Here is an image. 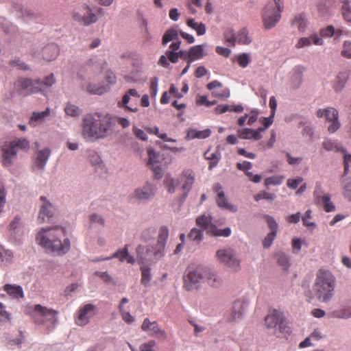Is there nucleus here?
I'll list each match as a JSON object with an SVG mask.
<instances>
[{"label": "nucleus", "instance_id": "nucleus-19", "mask_svg": "<svg viewBox=\"0 0 351 351\" xmlns=\"http://www.w3.org/2000/svg\"><path fill=\"white\" fill-rule=\"evenodd\" d=\"M147 154L149 156V165H151V168L155 174L156 178L159 179L162 176V169L160 166L158 165V158L159 156L152 148L147 149Z\"/></svg>", "mask_w": 351, "mask_h": 351}, {"label": "nucleus", "instance_id": "nucleus-21", "mask_svg": "<svg viewBox=\"0 0 351 351\" xmlns=\"http://www.w3.org/2000/svg\"><path fill=\"white\" fill-rule=\"evenodd\" d=\"M113 258H117L121 262L126 261L128 263L134 264L135 259L128 253V245H125L123 249L117 250L112 256L99 259V261L109 260Z\"/></svg>", "mask_w": 351, "mask_h": 351}, {"label": "nucleus", "instance_id": "nucleus-37", "mask_svg": "<svg viewBox=\"0 0 351 351\" xmlns=\"http://www.w3.org/2000/svg\"><path fill=\"white\" fill-rule=\"evenodd\" d=\"M187 25L191 28L195 29L198 36L204 35L206 32V26L204 24L195 22L193 19L187 21Z\"/></svg>", "mask_w": 351, "mask_h": 351}, {"label": "nucleus", "instance_id": "nucleus-2", "mask_svg": "<svg viewBox=\"0 0 351 351\" xmlns=\"http://www.w3.org/2000/svg\"><path fill=\"white\" fill-rule=\"evenodd\" d=\"M36 241L47 252L55 255L65 254L70 250V241L62 227L42 228L36 234Z\"/></svg>", "mask_w": 351, "mask_h": 351}, {"label": "nucleus", "instance_id": "nucleus-16", "mask_svg": "<svg viewBox=\"0 0 351 351\" xmlns=\"http://www.w3.org/2000/svg\"><path fill=\"white\" fill-rule=\"evenodd\" d=\"M165 247H162L160 254H158V242L154 245H147L146 247V254H143L144 247L138 245L136 248V252L138 256L144 260H152L153 258L155 260L161 258L165 255Z\"/></svg>", "mask_w": 351, "mask_h": 351}, {"label": "nucleus", "instance_id": "nucleus-22", "mask_svg": "<svg viewBox=\"0 0 351 351\" xmlns=\"http://www.w3.org/2000/svg\"><path fill=\"white\" fill-rule=\"evenodd\" d=\"M248 305V302L245 300H237L233 303L230 320L234 321L240 318Z\"/></svg>", "mask_w": 351, "mask_h": 351}, {"label": "nucleus", "instance_id": "nucleus-14", "mask_svg": "<svg viewBox=\"0 0 351 351\" xmlns=\"http://www.w3.org/2000/svg\"><path fill=\"white\" fill-rule=\"evenodd\" d=\"M141 329L150 336L161 338L163 339H167V336L165 330L159 327L157 322H152L149 318H145L143 320L141 325Z\"/></svg>", "mask_w": 351, "mask_h": 351}, {"label": "nucleus", "instance_id": "nucleus-29", "mask_svg": "<svg viewBox=\"0 0 351 351\" xmlns=\"http://www.w3.org/2000/svg\"><path fill=\"white\" fill-rule=\"evenodd\" d=\"M50 151L48 149L39 151L34 161V166L38 169H43L49 158Z\"/></svg>", "mask_w": 351, "mask_h": 351}, {"label": "nucleus", "instance_id": "nucleus-49", "mask_svg": "<svg viewBox=\"0 0 351 351\" xmlns=\"http://www.w3.org/2000/svg\"><path fill=\"white\" fill-rule=\"evenodd\" d=\"M347 80V76L346 73H339L337 77V80L334 83V88L336 91H340L343 86Z\"/></svg>", "mask_w": 351, "mask_h": 351}, {"label": "nucleus", "instance_id": "nucleus-61", "mask_svg": "<svg viewBox=\"0 0 351 351\" xmlns=\"http://www.w3.org/2000/svg\"><path fill=\"white\" fill-rule=\"evenodd\" d=\"M196 104L199 106H211L215 104V101H210L207 99V97L204 95H198L196 97Z\"/></svg>", "mask_w": 351, "mask_h": 351}, {"label": "nucleus", "instance_id": "nucleus-64", "mask_svg": "<svg viewBox=\"0 0 351 351\" xmlns=\"http://www.w3.org/2000/svg\"><path fill=\"white\" fill-rule=\"evenodd\" d=\"M335 33V29L332 25H328L319 31V34L322 37H332Z\"/></svg>", "mask_w": 351, "mask_h": 351}, {"label": "nucleus", "instance_id": "nucleus-52", "mask_svg": "<svg viewBox=\"0 0 351 351\" xmlns=\"http://www.w3.org/2000/svg\"><path fill=\"white\" fill-rule=\"evenodd\" d=\"M164 183L168 192L173 193L175 192L176 187L178 185L179 182L178 180L167 178L165 180Z\"/></svg>", "mask_w": 351, "mask_h": 351}, {"label": "nucleus", "instance_id": "nucleus-24", "mask_svg": "<svg viewBox=\"0 0 351 351\" xmlns=\"http://www.w3.org/2000/svg\"><path fill=\"white\" fill-rule=\"evenodd\" d=\"M308 20L306 14L304 12L298 13L294 15L293 19L291 21V25L292 27H296L300 32L305 31L307 26Z\"/></svg>", "mask_w": 351, "mask_h": 351}, {"label": "nucleus", "instance_id": "nucleus-35", "mask_svg": "<svg viewBox=\"0 0 351 351\" xmlns=\"http://www.w3.org/2000/svg\"><path fill=\"white\" fill-rule=\"evenodd\" d=\"M204 56V48L201 45H195L192 47L189 51L188 53V58L190 62H192L195 60H198L202 58Z\"/></svg>", "mask_w": 351, "mask_h": 351}, {"label": "nucleus", "instance_id": "nucleus-53", "mask_svg": "<svg viewBox=\"0 0 351 351\" xmlns=\"http://www.w3.org/2000/svg\"><path fill=\"white\" fill-rule=\"evenodd\" d=\"M202 230L197 229V228H193L188 237L189 238L192 240L197 241V243H199L202 240L203 237V233Z\"/></svg>", "mask_w": 351, "mask_h": 351}, {"label": "nucleus", "instance_id": "nucleus-51", "mask_svg": "<svg viewBox=\"0 0 351 351\" xmlns=\"http://www.w3.org/2000/svg\"><path fill=\"white\" fill-rule=\"evenodd\" d=\"M213 95L219 99H226L230 97V91L228 88H221L214 90L212 92Z\"/></svg>", "mask_w": 351, "mask_h": 351}, {"label": "nucleus", "instance_id": "nucleus-13", "mask_svg": "<svg viewBox=\"0 0 351 351\" xmlns=\"http://www.w3.org/2000/svg\"><path fill=\"white\" fill-rule=\"evenodd\" d=\"M316 114L318 117H325L326 119L331 123L328 128L330 133H334L339 128L340 123L338 120V112L336 109L333 108H328L324 110L319 109Z\"/></svg>", "mask_w": 351, "mask_h": 351}, {"label": "nucleus", "instance_id": "nucleus-62", "mask_svg": "<svg viewBox=\"0 0 351 351\" xmlns=\"http://www.w3.org/2000/svg\"><path fill=\"white\" fill-rule=\"evenodd\" d=\"M84 66L87 70H90L95 73H100L103 69V68L98 64L93 63L92 60H88Z\"/></svg>", "mask_w": 351, "mask_h": 351}, {"label": "nucleus", "instance_id": "nucleus-28", "mask_svg": "<svg viewBox=\"0 0 351 351\" xmlns=\"http://www.w3.org/2000/svg\"><path fill=\"white\" fill-rule=\"evenodd\" d=\"M3 290L12 298H23V291L21 286L6 284L3 286Z\"/></svg>", "mask_w": 351, "mask_h": 351}, {"label": "nucleus", "instance_id": "nucleus-10", "mask_svg": "<svg viewBox=\"0 0 351 351\" xmlns=\"http://www.w3.org/2000/svg\"><path fill=\"white\" fill-rule=\"evenodd\" d=\"M58 311L37 304L34 306L32 311V317L38 324H44L45 322H51L55 324L57 322Z\"/></svg>", "mask_w": 351, "mask_h": 351}, {"label": "nucleus", "instance_id": "nucleus-44", "mask_svg": "<svg viewBox=\"0 0 351 351\" xmlns=\"http://www.w3.org/2000/svg\"><path fill=\"white\" fill-rule=\"evenodd\" d=\"M178 32L174 29H167L162 36V43L166 45L167 43L178 39Z\"/></svg>", "mask_w": 351, "mask_h": 351}, {"label": "nucleus", "instance_id": "nucleus-47", "mask_svg": "<svg viewBox=\"0 0 351 351\" xmlns=\"http://www.w3.org/2000/svg\"><path fill=\"white\" fill-rule=\"evenodd\" d=\"M107 88L104 86H97L93 84H88L86 90L88 93L95 95H101L107 91Z\"/></svg>", "mask_w": 351, "mask_h": 351}, {"label": "nucleus", "instance_id": "nucleus-63", "mask_svg": "<svg viewBox=\"0 0 351 351\" xmlns=\"http://www.w3.org/2000/svg\"><path fill=\"white\" fill-rule=\"evenodd\" d=\"M237 62L240 66L245 68L250 62V56L247 53H241L238 56Z\"/></svg>", "mask_w": 351, "mask_h": 351}, {"label": "nucleus", "instance_id": "nucleus-34", "mask_svg": "<svg viewBox=\"0 0 351 351\" xmlns=\"http://www.w3.org/2000/svg\"><path fill=\"white\" fill-rule=\"evenodd\" d=\"M204 279L213 287H218L221 285V278L215 273L212 271H204Z\"/></svg>", "mask_w": 351, "mask_h": 351}, {"label": "nucleus", "instance_id": "nucleus-55", "mask_svg": "<svg viewBox=\"0 0 351 351\" xmlns=\"http://www.w3.org/2000/svg\"><path fill=\"white\" fill-rule=\"evenodd\" d=\"M323 193L322 186L321 182H316L315 190L313 192L314 201L316 204H320L322 194Z\"/></svg>", "mask_w": 351, "mask_h": 351}, {"label": "nucleus", "instance_id": "nucleus-25", "mask_svg": "<svg viewBox=\"0 0 351 351\" xmlns=\"http://www.w3.org/2000/svg\"><path fill=\"white\" fill-rule=\"evenodd\" d=\"M169 62L174 64L178 62L176 51L167 50L165 53L160 57L158 64L164 68H169L170 66Z\"/></svg>", "mask_w": 351, "mask_h": 351}, {"label": "nucleus", "instance_id": "nucleus-3", "mask_svg": "<svg viewBox=\"0 0 351 351\" xmlns=\"http://www.w3.org/2000/svg\"><path fill=\"white\" fill-rule=\"evenodd\" d=\"M335 278L328 270L321 269L317 274L312 291L306 293L309 302L314 298L322 302L330 301L334 295Z\"/></svg>", "mask_w": 351, "mask_h": 351}, {"label": "nucleus", "instance_id": "nucleus-8", "mask_svg": "<svg viewBox=\"0 0 351 351\" xmlns=\"http://www.w3.org/2000/svg\"><path fill=\"white\" fill-rule=\"evenodd\" d=\"M217 261L228 267L233 271H238L240 269V260L238 259L233 250L230 248L219 250L216 252Z\"/></svg>", "mask_w": 351, "mask_h": 351}, {"label": "nucleus", "instance_id": "nucleus-23", "mask_svg": "<svg viewBox=\"0 0 351 351\" xmlns=\"http://www.w3.org/2000/svg\"><path fill=\"white\" fill-rule=\"evenodd\" d=\"M60 49L57 45L49 44L42 49V56L47 61L55 60L59 55Z\"/></svg>", "mask_w": 351, "mask_h": 351}, {"label": "nucleus", "instance_id": "nucleus-20", "mask_svg": "<svg viewBox=\"0 0 351 351\" xmlns=\"http://www.w3.org/2000/svg\"><path fill=\"white\" fill-rule=\"evenodd\" d=\"M40 200L43 202V204L41 206L38 217V221L40 223L49 220L53 215L52 205L46 200L44 196L40 197Z\"/></svg>", "mask_w": 351, "mask_h": 351}, {"label": "nucleus", "instance_id": "nucleus-7", "mask_svg": "<svg viewBox=\"0 0 351 351\" xmlns=\"http://www.w3.org/2000/svg\"><path fill=\"white\" fill-rule=\"evenodd\" d=\"M196 223L202 230H206L215 237H228L231 234L230 228L223 230L218 229L213 223V218L210 215H202L196 219Z\"/></svg>", "mask_w": 351, "mask_h": 351}, {"label": "nucleus", "instance_id": "nucleus-32", "mask_svg": "<svg viewBox=\"0 0 351 351\" xmlns=\"http://www.w3.org/2000/svg\"><path fill=\"white\" fill-rule=\"evenodd\" d=\"M204 156L206 160L210 161L208 165V169L210 170H211L218 165L221 158V153L219 151H216L213 153H211L210 152L209 150H207L204 153Z\"/></svg>", "mask_w": 351, "mask_h": 351}, {"label": "nucleus", "instance_id": "nucleus-1", "mask_svg": "<svg viewBox=\"0 0 351 351\" xmlns=\"http://www.w3.org/2000/svg\"><path fill=\"white\" fill-rule=\"evenodd\" d=\"M114 125V118L108 114H87L82 119V136L90 142L104 138L112 132Z\"/></svg>", "mask_w": 351, "mask_h": 351}, {"label": "nucleus", "instance_id": "nucleus-48", "mask_svg": "<svg viewBox=\"0 0 351 351\" xmlns=\"http://www.w3.org/2000/svg\"><path fill=\"white\" fill-rule=\"evenodd\" d=\"M276 198V195L274 193H268L265 191H260L258 193L254 196V199L256 202H259L261 199L273 201Z\"/></svg>", "mask_w": 351, "mask_h": 351}, {"label": "nucleus", "instance_id": "nucleus-33", "mask_svg": "<svg viewBox=\"0 0 351 351\" xmlns=\"http://www.w3.org/2000/svg\"><path fill=\"white\" fill-rule=\"evenodd\" d=\"M331 317L339 319H348L351 317V307L343 306L340 308L334 310L330 313Z\"/></svg>", "mask_w": 351, "mask_h": 351}, {"label": "nucleus", "instance_id": "nucleus-12", "mask_svg": "<svg viewBox=\"0 0 351 351\" xmlns=\"http://www.w3.org/2000/svg\"><path fill=\"white\" fill-rule=\"evenodd\" d=\"M97 306L92 304H86L77 310L75 316L77 325L83 326L86 325L91 317L97 313Z\"/></svg>", "mask_w": 351, "mask_h": 351}, {"label": "nucleus", "instance_id": "nucleus-27", "mask_svg": "<svg viewBox=\"0 0 351 351\" xmlns=\"http://www.w3.org/2000/svg\"><path fill=\"white\" fill-rule=\"evenodd\" d=\"M216 203L217 205L221 208L228 210L233 213L237 211V206L228 202V199L225 196L224 192H220V193L217 194Z\"/></svg>", "mask_w": 351, "mask_h": 351}, {"label": "nucleus", "instance_id": "nucleus-6", "mask_svg": "<svg viewBox=\"0 0 351 351\" xmlns=\"http://www.w3.org/2000/svg\"><path fill=\"white\" fill-rule=\"evenodd\" d=\"M204 271L200 267L189 266L183 277L185 289H197L199 284L204 280Z\"/></svg>", "mask_w": 351, "mask_h": 351}, {"label": "nucleus", "instance_id": "nucleus-18", "mask_svg": "<svg viewBox=\"0 0 351 351\" xmlns=\"http://www.w3.org/2000/svg\"><path fill=\"white\" fill-rule=\"evenodd\" d=\"M155 194V187L153 184L146 183L142 187L135 190L134 197L138 200H147L154 197Z\"/></svg>", "mask_w": 351, "mask_h": 351}, {"label": "nucleus", "instance_id": "nucleus-60", "mask_svg": "<svg viewBox=\"0 0 351 351\" xmlns=\"http://www.w3.org/2000/svg\"><path fill=\"white\" fill-rule=\"evenodd\" d=\"M341 14L347 22H351V8L349 4L342 5Z\"/></svg>", "mask_w": 351, "mask_h": 351}, {"label": "nucleus", "instance_id": "nucleus-17", "mask_svg": "<svg viewBox=\"0 0 351 351\" xmlns=\"http://www.w3.org/2000/svg\"><path fill=\"white\" fill-rule=\"evenodd\" d=\"M195 181V174L191 169H185L181 173L178 182L182 184V190L185 196L191 191Z\"/></svg>", "mask_w": 351, "mask_h": 351}, {"label": "nucleus", "instance_id": "nucleus-40", "mask_svg": "<svg viewBox=\"0 0 351 351\" xmlns=\"http://www.w3.org/2000/svg\"><path fill=\"white\" fill-rule=\"evenodd\" d=\"M141 282L144 287H147L149 285V282L152 280L151 269L147 267H142L141 268Z\"/></svg>", "mask_w": 351, "mask_h": 351}, {"label": "nucleus", "instance_id": "nucleus-54", "mask_svg": "<svg viewBox=\"0 0 351 351\" xmlns=\"http://www.w3.org/2000/svg\"><path fill=\"white\" fill-rule=\"evenodd\" d=\"M343 197L348 199L349 202H351V179L348 178L343 181Z\"/></svg>", "mask_w": 351, "mask_h": 351}, {"label": "nucleus", "instance_id": "nucleus-4", "mask_svg": "<svg viewBox=\"0 0 351 351\" xmlns=\"http://www.w3.org/2000/svg\"><path fill=\"white\" fill-rule=\"evenodd\" d=\"M283 5L281 0H274V3H268L262 12L263 26L266 29L275 27L281 18Z\"/></svg>", "mask_w": 351, "mask_h": 351}, {"label": "nucleus", "instance_id": "nucleus-56", "mask_svg": "<svg viewBox=\"0 0 351 351\" xmlns=\"http://www.w3.org/2000/svg\"><path fill=\"white\" fill-rule=\"evenodd\" d=\"M341 55L344 58L351 59V40L344 41Z\"/></svg>", "mask_w": 351, "mask_h": 351}, {"label": "nucleus", "instance_id": "nucleus-36", "mask_svg": "<svg viewBox=\"0 0 351 351\" xmlns=\"http://www.w3.org/2000/svg\"><path fill=\"white\" fill-rule=\"evenodd\" d=\"M275 258L279 266L282 267V269L287 270L290 267V260L289 256L281 252H277L275 254Z\"/></svg>", "mask_w": 351, "mask_h": 351}, {"label": "nucleus", "instance_id": "nucleus-41", "mask_svg": "<svg viewBox=\"0 0 351 351\" xmlns=\"http://www.w3.org/2000/svg\"><path fill=\"white\" fill-rule=\"evenodd\" d=\"M56 83V79L53 73H51L46 76L43 81L40 80V84H37L40 87V91H44L45 89L51 87Z\"/></svg>", "mask_w": 351, "mask_h": 351}, {"label": "nucleus", "instance_id": "nucleus-11", "mask_svg": "<svg viewBox=\"0 0 351 351\" xmlns=\"http://www.w3.org/2000/svg\"><path fill=\"white\" fill-rule=\"evenodd\" d=\"M40 84V80H32L29 78H20L15 82V87L19 94L29 95L40 92V87L37 84Z\"/></svg>", "mask_w": 351, "mask_h": 351}, {"label": "nucleus", "instance_id": "nucleus-9", "mask_svg": "<svg viewBox=\"0 0 351 351\" xmlns=\"http://www.w3.org/2000/svg\"><path fill=\"white\" fill-rule=\"evenodd\" d=\"M265 326L267 328H274L278 326L281 333H288L289 328L287 326L283 313L276 309H272L265 318Z\"/></svg>", "mask_w": 351, "mask_h": 351}, {"label": "nucleus", "instance_id": "nucleus-15", "mask_svg": "<svg viewBox=\"0 0 351 351\" xmlns=\"http://www.w3.org/2000/svg\"><path fill=\"white\" fill-rule=\"evenodd\" d=\"M82 12H83L82 14L78 12L73 14V17L75 21L82 23L86 26L97 22V17L88 5H83L82 6Z\"/></svg>", "mask_w": 351, "mask_h": 351}, {"label": "nucleus", "instance_id": "nucleus-38", "mask_svg": "<svg viewBox=\"0 0 351 351\" xmlns=\"http://www.w3.org/2000/svg\"><path fill=\"white\" fill-rule=\"evenodd\" d=\"M50 110L49 108H47L45 111H43L41 112H34L32 113V115L31 117L29 124L32 126H36V122L37 121H42L43 119L49 114Z\"/></svg>", "mask_w": 351, "mask_h": 351}, {"label": "nucleus", "instance_id": "nucleus-30", "mask_svg": "<svg viewBox=\"0 0 351 351\" xmlns=\"http://www.w3.org/2000/svg\"><path fill=\"white\" fill-rule=\"evenodd\" d=\"M238 136L242 139L253 138L254 140H259L262 138V135L259 134L258 131H254V130L250 128H244L238 130Z\"/></svg>", "mask_w": 351, "mask_h": 351}, {"label": "nucleus", "instance_id": "nucleus-5", "mask_svg": "<svg viewBox=\"0 0 351 351\" xmlns=\"http://www.w3.org/2000/svg\"><path fill=\"white\" fill-rule=\"evenodd\" d=\"M29 141L25 138H19L12 142L5 143L1 147L2 162L3 166H11L12 160L15 158L18 149L27 150L29 149Z\"/></svg>", "mask_w": 351, "mask_h": 351}, {"label": "nucleus", "instance_id": "nucleus-39", "mask_svg": "<svg viewBox=\"0 0 351 351\" xmlns=\"http://www.w3.org/2000/svg\"><path fill=\"white\" fill-rule=\"evenodd\" d=\"M251 41L247 30L245 28L241 29L236 37V42L240 45H249Z\"/></svg>", "mask_w": 351, "mask_h": 351}, {"label": "nucleus", "instance_id": "nucleus-42", "mask_svg": "<svg viewBox=\"0 0 351 351\" xmlns=\"http://www.w3.org/2000/svg\"><path fill=\"white\" fill-rule=\"evenodd\" d=\"M320 203L324 206V210L327 212H332L335 210V206L333 203L330 201V195L328 193L322 195L320 199Z\"/></svg>", "mask_w": 351, "mask_h": 351}, {"label": "nucleus", "instance_id": "nucleus-26", "mask_svg": "<svg viewBox=\"0 0 351 351\" xmlns=\"http://www.w3.org/2000/svg\"><path fill=\"white\" fill-rule=\"evenodd\" d=\"M130 97H134L136 98L139 97V95L136 89L131 88L123 96L121 102L119 103V106H123L128 110L133 112H136L138 111V108L136 106L132 107L128 106Z\"/></svg>", "mask_w": 351, "mask_h": 351}, {"label": "nucleus", "instance_id": "nucleus-50", "mask_svg": "<svg viewBox=\"0 0 351 351\" xmlns=\"http://www.w3.org/2000/svg\"><path fill=\"white\" fill-rule=\"evenodd\" d=\"M284 180V177L281 176H274L269 177L265 180V186L268 187L271 185H279Z\"/></svg>", "mask_w": 351, "mask_h": 351}, {"label": "nucleus", "instance_id": "nucleus-31", "mask_svg": "<svg viewBox=\"0 0 351 351\" xmlns=\"http://www.w3.org/2000/svg\"><path fill=\"white\" fill-rule=\"evenodd\" d=\"M169 237V229L167 226H161L158 236V254H160Z\"/></svg>", "mask_w": 351, "mask_h": 351}, {"label": "nucleus", "instance_id": "nucleus-58", "mask_svg": "<svg viewBox=\"0 0 351 351\" xmlns=\"http://www.w3.org/2000/svg\"><path fill=\"white\" fill-rule=\"evenodd\" d=\"M6 191L4 185L0 182V214L3 212L6 203Z\"/></svg>", "mask_w": 351, "mask_h": 351}, {"label": "nucleus", "instance_id": "nucleus-57", "mask_svg": "<svg viewBox=\"0 0 351 351\" xmlns=\"http://www.w3.org/2000/svg\"><path fill=\"white\" fill-rule=\"evenodd\" d=\"M12 258V252L0 246V263L8 262Z\"/></svg>", "mask_w": 351, "mask_h": 351}, {"label": "nucleus", "instance_id": "nucleus-46", "mask_svg": "<svg viewBox=\"0 0 351 351\" xmlns=\"http://www.w3.org/2000/svg\"><path fill=\"white\" fill-rule=\"evenodd\" d=\"M223 36L225 43L228 44L229 46L234 47L235 45L236 36L232 29L228 28L226 29L223 33Z\"/></svg>", "mask_w": 351, "mask_h": 351}, {"label": "nucleus", "instance_id": "nucleus-59", "mask_svg": "<svg viewBox=\"0 0 351 351\" xmlns=\"http://www.w3.org/2000/svg\"><path fill=\"white\" fill-rule=\"evenodd\" d=\"M10 319V313L5 310V305L0 302V322H8Z\"/></svg>", "mask_w": 351, "mask_h": 351}, {"label": "nucleus", "instance_id": "nucleus-45", "mask_svg": "<svg viewBox=\"0 0 351 351\" xmlns=\"http://www.w3.org/2000/svg\"><path fill=\"white\" fill-rule=\"evenodd\" d=\"M64 112L67 116L76 117L81 113V110L75 105L67 103L64 108Z\"/></svg>", "mask_w": 351, "mask_h": 351}, {"label": "nucleus", "instance_id": "nucleus-43", "mask_svg": "<svg viewBox=\"0 0 351 351\" xmlns=\"http://www.w3.org/2000/svg\"><path fill=\"white\" fill-rule=\"evenodd\" d=\"M323 147L327 151H335V152H341L343 153L346 152V150L339 147L337 143L331 140H326L323 142Z\"/></svg>", "mask_w": 351, "mask_h": 351}]
</instances>
